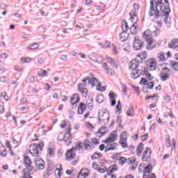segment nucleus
Segmentation results:
<instances>
[{"label": "nucleus", "mask_w": 178, "mask_h": 178, "mask_svg": "<svg viewBox=\"0 0 178 178\" xmlns=\"http://www.w3.org/2000/svg\"><path fill=\"white\" fill-rule=\"evenodd\" d=\"M170 13V3L169 0H150L149 16H154L155 19L163 17L166 27H170L172 24Z\"/></svg>", "instance_id": "nucleus-1"}, {"label": "nucleus", "mask_w": 178, "mask_h": 178, "mask_svg": "<svg viewBox=\"0 0 178 178\" xmlns=\"http://www.w3.org/2000/svg\"><path fill=\"white\" fill-rule=\"evenodd\" d=\"M143 38L147 44L146 49L148 51H151L156 47V42H155V40L152 39V35H151V31L149 29L146 30L143 33Z\"/></svg>", "instance_id": "nucleus-2"}, {"label": "nucleus", "mask_w": 178, "mask_h": 178, "mask_svg": "<svg viewBox=\"0 0 178 178\" xmlns=\"http://www.w3.org/2000/svg\"><path fill=\"white\" fill-rule=\"evenodd\" d=\"M60 127L61 129H65V127L67 129L63 140H64V143H67V145H70L72 143V135L70 134V131H72V127H70V124H67L66 122H64L60 124Z\"/></svg>", "instance_id": "nucleus-3"}, {"label": "nucleus", "mask_w": 178, "mask_h": 178, "mask_svg": "<svg viewBox=\"0 0 178 178\" xmlns=\"http://www.w3.org/2000/svg\"><path fill=\"white\" fill-rule=\"evenodd\" d=\"M44 145V142H40L38 144L32 143L29 146V153L32 156H38V154H40V151H42Z\"/></svg>", "instance_id": "nucleus-4"}, {"label": "nucleus", "mask_w": 178, "mask_h": 178, "mask_svg": "<svg viewBox=\"0 0 178 178\" xmlns=\"http://www.w3.org/2000/svg\"><path fill=\"white\" fill-rule=\"evenodd\" d=\"M127 131H123L120 136L119 143L122 148H131L133 149L134 146L131 145L129 147V145H127Z\"/></svg>", "instance_id": "nucleus-5"}, {"label": "nucleus", "mask_w": 178, "mask_h": 178, "mask_svg": "<svg viewBox=\"0 0 178 178\" xmlns=\"http://www.w3.org/2000/svg\"><path fill=\"white\" fill-rule=\"evenodd\" d=\"M133 48L134 51H140V49H143V48H144V42L141 41L138 38L135 37Z\"/></svg>", "instance_id": "nucleus-6"}, {"label": "nucleus", "mask_w": 178, "mask_h": 178, "mask_svg": "<svg viewBox=\"0 0 178 178\" xmlns=\"http://www.w3.org/2000/svg\"><path fill=\"white\" fill-rule=\"evenodd\" d=\"M152 151L151 150V148L149 147H146L145 150L143 152L142 154V161L143 162H148L149 159H151V154Z\"/></svg>", "instance_id": "nucleus-7"}, {"label": "nucleus", "mask_w": 178, "mask_h": 178, "mask_svg": "<svg viewBox=\"0 0 178 178\" xmlns=\"http://www.w3.org/2000/svg\"><path fill=\"white\" fill-rule=\"evenodd\" d=\"M98 120L99 122H103V123H108L109 122V113L108 112H103L99 113V118Z\"/></svg>", "instance_id": "nucleus-8"}, {"label": "nucleus", "mask_w": 178, "mask_h": 178, "mask_svg": "<svg viewBox=\"0 0 178 178\" xmlns=\"http://www.w3.org/2000/svg\"><path fill=\"white\" fill-rule=\"evenodd\" d=\"M24 163L26 169L29 170V172H31V170H33V165H31V159H30V157H29V156H24Z\"/></svg>", "instance_id": "nucleus-9"}, {"label": "nucleus", "mask_w": 178, "mask_h": 178, "mask_svg": "<svg viewBox=\"0 0 178 178\" xmlns=\"http://www.w3.org/2000/svg\"><path fill=\"white\" fill-rule=\"evenodd\" d=\"M73 151H74V147H72V149L67 151L65 154L67 161H72L76 157V154H74Z\"/></svg>", "instance_id": "nucleus-10"}, {"label": "nucleus", "mask_w": 178, "mask_h": 178, "mask_svg": "<svg viewBox=\"0 0 178 178\" xmlns=\"http://www.w3.org/2000/svg\"><path fill=\"white\" fill-rule=\"evenodd\" d=\"M88 81V84H90L92 87H95V84H98L99 82H98V79L96 78H86V79L82 80V83H86Z\"/></svg>", "instance_id": "nucleus-11"}, {"label": "nucleus", "mask_w": 178, "mask_h": 178, "mask_svg": "<svg viewBox=\"0 0 178 178\" xmlns=\"http://www.w3.org/2000/svg\"><path fill=\"white\" fill-rule=\"evenodd\" d=\"M118 139L117 134H111L108 138L104 141L105 144H109V143H113V141H116Z\"/></svg>", "instance_id": "nucleus-12"}, {"label": "nucleus", "mask_w": 178, "mask_h": 178, "mask_svg": "<svg viewBox=\"0 0 178 178\" xmlns=\"http://www.w3.org/2000/svg\"><path fill=\"white\" fill-rule=\"evenodd\" d=\"M83 144L85 147V149L87 151H90L91 149H94V145H92L91 142L88 139H85L83 140Z\"/></svg>", "instance_id": "nucleus-13"}, {"label": "nucleus", "mask_w": 178, "mask_h": 178, "mask_svg": "<svg viewBox=\"0 0 178 178\" xmlns=\"http://www.w3.org/2000/svg\"><path fill=\"white\" fill-rule=\"evenodd\" d=\"M103 69L106 70V73H107V74L115 76V70L109 69V66L106 65V63H103Z\"/></svg>", "instance_id": "nucleus-14"}, {"label": "nucleus", "mask_w": 178, "mask_h": 178, "mask_svg": "<svg viewBox=\"0 0 178 178\" xmlns=\"http://www.w3.org/2000/svg\"><path fill=\"white\" fill-rule=\"evenodd\" d=\"M168 48H172V49L178 48V39H172L170 42L168 43Z\"/></svg>", "instance_id": "nucleus-15"}, {"label": "nucleus", "mask_w": 178, "mask_h": 178, "mask_svg": "<svg viewBox=\"0 0 178 178\" xmlns=\"http://www.w3.org/2000/svg\"><path fill=\"white\" fill-rule=\"evenodd\" d=\"M129 16L131 17V22L134 23L133 24L137 25V23L138 22V17L137 16V14H136L135 12H132L129 13Z\"/></svg>", "instance_id": "nucleus-16"}, {"label": "nucleus", "mask_w": 178, "mask_h": 178, "mask_svg": "<svg viewBox=\"0 0 178 178\" xmlns=\"http://www.w3.org/2000/svg\"><path fill=\"white\" fill-rule=\"evenodd\" d=\"M128 38L129 34L127 31H122V32L120 33V40L122 42L127 41Z\"/></svg>", "instance_id": "nucleus-17"}, {"label": "nucleus", "mask_w": 178, "mask_h": 178, "mask_svg": "<svg viewBox=\"0 0 178 178\" xmlns=\"http://www.w3.org/2000/svg\"><path fill=\"white\" fill-rule=\"evenodd\" d=\"M35 165L39 170H44L45 169V163L42 160L36 161Z\"/></svg>", "instance_id": "nucleus-18"}, {"label": "nucleus", "mask_w": 178, "mask_h": 178, "mask_svg": "<svg viewBox=\"0 0 178 178\" xmlns=\"http://www.w3.org/2000/svg\"><path fill=\"white\" fill-rule=\"evenodd\" d=\"M140 65L137 60H134L129 63V69L131 70H137V67H138Z\"/></svg>", "instance_id": "nucleus-19"}, {"label": "nucleus", "mask_w": 178, "mask_h": 178, "mask_svg": "<svg viewBox=\"0 0 178 178\" xmlns=\"http://www.w3.org/2000/svg\"><path fill=\"white\" fill-rule=\"evenodd\" d=\"M86 106L84 103H80L78 106V114L83 115L86 112Z\"/></svg>", "instance_id": "nucleus-20"}, {"label": "nucleus", "mask_w": 178, "mask_h": 178, "mask_svg": "<svg viewBox=\"0 0 178 178\" xmlns=\"http://www.w3.org/2000/svg\"><path fill=\"white\" fill-rule=\"evenodd\" d=\"M70 102L73 106H74L75 104H79V102H80V97H79V94H74L71 98Z\"/></svg>", "instance_id": "nucleus-21"}, {"label": "nucleus", "mask_w": 178, "mask_h": 178, "mask_svg": "<svg viewBox=\"0 0 178 178\" xmlns=\"http://www.w3.org/2000/svg\"><path fill=\"white\" fill-rule=\"evenodd\" d=\"M118 165H112L108 168L106 169V172L108 174L112 175V173H115V172H118Z\"/></svg>", "instance_id": "nucleus-22"}, {"label": "nucleus", "mask_w": 178, "mask_h": 178, "mask_svg": "<svg viewBox=\"0 0 178 178\" xmlns=\"http://www.w3.org/2000/svg\"><path fill=\"white\" fill-rule=\"evenodd\" d=\"M140 76V70H132L131 72V79H134V80H136V79H138Z\"/></svg>", "instance_id": "nucleus-23"}, {"label": "nucleus", "mask_w": 178, "mask_h": 178, "mask_svg": "<svg viewBox=\"0 0 178 178\" xmlns=\"http://www.w3.org/2000/svg\"><path fill=\"white\" fill-rule=\"evenodd\" d=\"M143 149H144V144L143 143H140L138 146L136 148V155L137 156H140L143 152Z\"/></svg>", "instance_id": "nucleus-24"}, {"label": "nucleus", "mask_w": 178, "mask_h": 178, "mask_svg": "<svg viewBox=\"0 0 178 178\" xmlns=\"http://www.w3.org/2000/svg\"><path fill=\"white\" fill-rule=\"evenodd\" d=\"M106 60L113 67H118V63L116 62V60H115V59H113V58H112L109 56H107L106 57Z\"/></svg>", "instance_id": "nucleus-25"}, {"label": "nucleus", "mask_w": 178, "mask_h": 178, "mask_svg": "<svg viewBox=\"0 0 178 178\" xmlns=\"http://www.w3.org/2000/svg\"><path fill=\"white\" fill-rule=\"evenodd\" d=\"M106 127H101L97 133V137H102V136H104V134H106Z\"/></svg>", "instance_id": "nucleus-26"}, {"label": "nucleus", "mask_w": 178, "mask_h": 178, "mask_svg": "<svg viewBox=\"0 0 178 178\" xmlns=\"http://www.w3.org/2000/svg\"><path fill=\"white\" fill-rule=\"evenodd\" d=\"M147 68L150 71H154L156 69V63H155L154 61H149V64H147Z\"/></svg>", "instance_id": "nucleus-27"}, {"label": "nucleus", "mask_w": 178, "mask_h": 178, "mask_svg": "<svg viewBox=\"0 0 178 178\" xmlns=\"http://www.w3.org/2000/svg\"><path fill=\"white\" fill-rule=\"evenodd\" d=\"M152 165L149 163L144 169V175H149L152 172Z\"/></svg>", "instance_id": "nucleus-28"}, {"label": "nucleus", "mask_w": 178, "mask_h": 178, "mask_svg": "<svg viewBox=\"0 0 178 178\" xmlns=\"http://www.w3.org/2000/svg\"><path fill=\"white\" fill-rule=\"evenodd\" d=\"M86 104L88 105V109L90 111H92L94 109V99H90L86 102Z\"/></svg>", "instance_id": "nucleus-29"}, {"label": "nucleus", "mask_w": 178, "mask_h": 178, "mask_svg": "<svg viewBox=\"0 0 178 178\" xmlns=\"http://www.w3.org/2000/svg\"><path fill=\"white\" fill-rule=\"evenodd\" d=\"M88 177V174L84 170H81L79 173L78 174L77 178H86Z\"/></svg>", "instance_id": "nucleus-30"}, {"label": "nucleus", "mask_w": 178, "mask_h": 178, "mask_svg": "<svg viewBox=\"0 0 178 178\" xmlns=\"http://www.w3.org/2000/svg\"><path fill=\"white\" fill-rule=\"evenodd\" d=\"M122 31H127L129 30V25L127 24V22L126 20L123 19L122 21V26H121Z\"/></svg>", "instance_id": "nucleus-31"}, {"label": "nucleus", "mask_w": 178, "mask_h": 178, "mask_svg": "<svg viewBox=\"0 0 178 178\" xmlns=\"http://www.w3.org/2000/svg\"><path fill=\"white\" fill-rule=\"evenodd\" d=\"M79 91L81 92V94H82V97L87 98V96L88 95V90L87 88H83L80 89Z\"/></svg>", "instance_id": "nucleus-32"}, {"label": "nucleus", "mask_w": 178, "mask_h": 178, "mask_svg": "<svg viewBox=\"0 0 178 178\" xmlns=\"http://www.w3.org/2000/svg\"><path fill=\"white\" fill-rule=\"evenodd\" d=\"M130 33L133 35H136L137 34V25L136 24H132L131 28H130Z\"/></svg>", "instance_id": "nucleus-33"}, {"label": "nucleus", "mask_w": 178, "mask_h": 178, "mask_svg": "<svg viewBox=\"0 0 178 178\" xmlns=\"http://www.w3.org/2000/svg\"><path fill=\"white\" fill-rule=\"evenodd\" d=\"M99 45L103 48V49H106V48L111 47V42L106 41L105 43H99Z\"/></svg>", "instance_id": "nucleus-34"}, {"label": "nucleus", "mask_w": 178, "mask_h": 178, "mask_svg": "<svg viewBox=\"0 0 178 178\" xmlns=\"http://www.w3.org/2000/svg\"><path fill=\"white\" fill-rule=\"evenodd\" d=\"M127 115L129 118H133L134 116V109L133 107H129L127 111Z\"/></svg>", "instance_id": "nucleus-35"}, {"label": "nucleus", "mask_w": 178, "mask_h": 178, "mask_svg": "<svg viewBox=\"0 0 178 178\" xmlns=\"http://www.w3.org/2000/svg\"><path fill=\"white\" fill-rule=\"evenodd\" d=\"M157 56L160 62H165L166 60V57H165V53L163 52H159Z\"/></svg>", "instance_id": "nucleus-36"}, {"label": "nucleus", "mask_w": 178, "mask_h": 178, "mask_svg": "<svg viewBox=\"0 0 178 178\" xmlns=\"http://www.w3.org/2000/svg\"><path fill=\"white\" fill-rule=\"evenodd\" d=\"M160 78L161 81H166V80H168V79H169V74L164 73V72H161L160 74Z\"/></svg>", "instance_id": "nucleus-37"}, {"label": "nucleus", "mask_w": 178, "mask_h": 178, "mask_svg": "<svg viewBox=\"0 0 178 178\" xmlns=\"http://www.w3.org/2000/svg\"><path fill=\"white\" fill-rule=\"evenodd\" d=\"M83 142H79L78 143H76L75 145V147H74V151H76V150H80V149H83Z\"/></svg>", "instance_id": "nucleus-38"}, {"label": "nucleus", "mask_w": 178, "mask_h": 178, "mask_svg": "<svg viewBox=\"0 0 178 178\" xmlns=\"http://www.w3.org/2000/svg\"><path fill=\"white\" fill-rule=\"evenodd\" d=\"M40 47V45L38 44V43H33L32 44H30V46H29L27 47L28 49H38V48Z\"/></svg>", "instance_id": "nucleus-39"}, {"label": "nucleus", "mask_w": 178, "mask_h": 178, "mask_svg": "<svg viewBox=\"0 0 178 178\" xmlns=\"http://www.w3.org/2000/svg\"><path fill=\"white\" fill-rule=\"evenodd\" d=\"M102 154L95 152L93 155L91 156V159H98L99 158H102Z\"/></svg>", "instance_id": "nucleus-40"}, {"label": "nucleus", "mask_w": 178, "mask_h": 178, "mask_svg": "<svg viewBox=\"0 0 178 178\" xmlns=\"http://www.w3.org/2000/svg\"><path fill=\"white\" fill-rule=\"evenodd\" d=\"M120 153H116L114 154L113 156H111L112 159H113V161H119L120 159V158L122 157Z\"/></svg>", "instance_id": "nucleus-41"}, {"label": "nucleus", "mask_w": 178, "mask_h": 178, "mask_svg": "<svg viewBox=\"0 0 178 178\" xmlns=\"http://www.w3.org/2000/svg\"><path fill=\"white\" fill-rule=\"evenodd\" d=\"M47 155L49 156H54V155H55V149L52 147H49L47 149Z\"/></svg>", "instance_id": "nucleus-42"}, {"label": "nucleus", "mask_w": 178, "mask_h": 178, "mask_svg": "<svg viewBox=\"0 0 178 178\" xmlns=\"http://www.w3.org/2000/svg\"><path fill=\"white\" fill-rule=\"evenodd\" d=\"M148 71L144 70L143 74H142L143 76H146V77L151 81L154 77H152V75H151L149 73L147 72Z\"/></svg>", "instance_id": "nucleus-43"}, {"label": "nucleus", "mask_w": 178, "mask_h": 178, "mask_svg": "<svg viewBox=\"0 0 178 178\" xmlns=\"http://www.w3.org/2000/svg\"><path fill=\"white\" fill-rule=\"evenodd\" d=\"M22 178H33L32 176L29 175V172H27V169L23 170V176Z\"/></svg>", "instance_id": "nucleus-44"}, {"label": "nucleus", "mask_w": 178, "mask_h": 178, "mask_svg": "<svg viewBox=\"0 0 178 178\" xmlns=\"http://www.w3.org/2000/svg\"><path fill=\"white\" fill-rule=\"evenodd\" d=\"M47 74H48V72L47 70H43L42 72H38V77H45L47 76Z\"/></svg>", "instance_id": "nucleus-45"}, {"label": "nucleus", "mask_w": 178, "mask_h": 178, "mask_svg": "<svg viewBox=\"0 0 178 178\" xmlns=\"http://www.w3.org/2000/svg\"><path fill=\"white\" fill-rule=\"evenodd\" d=\"M127 161V159H126V157L121 156L120 158V160L118 161V163L122 165H124V163H126Z\"/></svg>", "instance_id": "nucleus-46"}, {"label": "nucleus", "mask_w": 178, "mask_h": 178, "mask_svg": "<svg viewBox=\"0 0 178 178\" xmlns=\"http://www.w3.org/2000/svg\"><path fill=\"white\" fill-rule=\"evenodd\" d=\"M21 61H22L24 63H30V62H31V58L22 57V58H21Z\"/></svg>", "instance_id": "nucleus-47"}, {"label": "nucleus", "mask_w": 178, "mask_h": 178, "mask_svg": "<svg viewBox=\"0 0 178 178\" xmlns=\"http://www.w3.org/2000/svg\"><path fill=\"white\" fill-rule=\"evenodd\" d=\"M99 88H101V83L99 82L97 85V90L98 91H101V92L106 91V88L105 86H103L101 89Z\"/></svg>", "instance_id": "nucleus-48"}, {"label": "nucleus", "mask_w": 178, "mask_h": 178, "mask_svg": "<svg viewBox=\"0 0 178 178\" xmlns=\"http://www.w3.org/2000/svg\"><path fill=\"white\" fill-rule=\"evenodd\" d=\"M172 145L170 144V137L168 136L167 138H165V146L167 147V148H170V146Z\"/></svg>", "instance_id": "nucleus-49"}, {"label": "nucleus", "mask_w": 178, "mask_h": 178, "mask_svg": "<svg viewBox=\"0 0 178 178\" xmlns=\"http://www.w3.org/2000/svg\"><path fill=\"white\" fill-rule=\"evenodd\" d=\"M108 97L111 98V99H116V98H118V95L115 94L113 92H111L108 94Z\"/></svg>", "instance_id": "nucleus-50"}, {"label": "nucleus", "mask_w": 178, "mask_h": 178, "mask_svg": "<svg viewBox=\"0 0 178 178\" xmlns=\"http://www.w3.org/2000/svg\"><path fill=\"white\" fill-rule=\"evenodd\" d=\"M138 56H140L142 60L144 59H147V51H143V53L141 54L138 55Z\"/></svg>", "instance_id": "nucleus-51"}, {"label": "nucleus", "mask_w": 178, "mask_h": 178, "mask_svg": "<svg viewBox=\"0 0 178 178\" xmlns=\"http://www.w3.org/2000/svg\"><path fill=\"white\" fill-rule=\"evenodd\" d=\"M62 165H60V168L58 169H56L55 171V173H56V172H58V178H60L62 176Z\"/></svg>", "instance_id": "nucleus-52"}, {"label": "nucleus", "mask_w": 178, "mask_h": 178, "mask_svg": "<svg viewBox=\"0 0 178 178\" xmlns=\"http://www.w3.org/2000/svg\"><path fill=\"white\" fill-rule=\"evenodd\" d=\"M109 151H113V148L112 147V146H111V144L109 145H107L106 147H105V149H104V152H108Z\"/></svg>", "instance_id": "nucleus-53"}, {"label": "nucleus", "mask_w": 178, "mask_h": 178, "mask_svg": "<svg viewBox=\"0 0 178 178\" xmlns=\"http://www.w3.org/2000/svg\"><path fill=\"white\" fill-rule=\"evenodd\" d=\"M96 102H97V104H102V102H104L103 97L102 96L96 97Z\"/></svg>", "instance_id": "nucleus-54"}, {"label": "nucleus", "mask_w": 178, "mask_h": 178, "mask_svg": "<svg viewBox=\"0 0 178 178\" xmlns=\"http://www.w3.org/2000/svg\"><path fill=\"white\" fill-rule=\"evenodd\" d=\"M140 84H142L143 86H148V81L145 79V78H142Z\"/></svg>", "instance_id": "nucleus-55"}, {"label": "nucleus", "mask_w": 178, "mask_h": 178, "mask_svg": "<svg viewBox=\"0 0 178 178\" xmlns=\"http://www.w3.org/2000/svg\"><path fill=\"white\" fill-rule=\"evenodd\" d=\"M143 178H156V177L155 176V174L152 173V175H143Z\"/></svg>", "instance_id": "nucleus-56"}, {"label": "nucleus", "mask_w": 178, "mask_h": 178, "mask_svg": "<svg viewBox=\"0 0 178 178\" xmlns=\"http://www.w3.org/2000/svg\"><path fill=\"white\" fill-rule=\"evenodd\" d=\"M1 97H2L3 98V99H5V101L9 100V97H8V95H6V93L5 92H3L1 94Z\"/></svg>", "instance_id": "nucleus-57"}, {"label": "nucleus", "mask_w": 178, "mask_h": 178, "mask_svg": "<svg viewBox=\"0 0 178 178\" xmlns=\"http://www.w3.org/2000/svg\"><path fill=\"white\" fill-rule=\"evenodd\" d=\"M87 86V82H84V83H79L78 84V90H81L84 88H83V86L86 87Z\"/></svg>", "instance_id": "nucleus-58"}, {"label": "nucleus", "mask_w": 178, "mask_h": 178, "mask_svg": "<svg viewBox=\"0 0 178 178\" xmlns=\"http://www.w3.org/2000/svg\"><path fill=\"white\" fill-rule=\"evenodd\" d=\"M172 67L173 68L174 70H176L178 72V63H174L172 64Z\"/></svg>", "instance_id": "nucleus-59"}, {"label": "nucleus", "mask_w": 178, "mask_h": 178, "mask_svg": "<svg viewBox=\"0 0 178 178\" xmlns=\"http://www.w3.org/2000/svg\"><path fill=\"white\" fill-rule=\"evenodd\" d=\"M141 140L142 141H147V140H148V134L143 135L141 137Z\"/></svg>", "instance_id": "nucleus-60"}, {"label": "nucleus", "mask_w": 178, "mask_h": 178, "mask_svg": "<svg viewBox=\"0 0 178 178\" xmlns=\"http://www.w3.org/2000/svg\"><path fill=\"white\" fill-rule=\"evenodd\" d=\"M107 169L108 168H104L99 167V169L97 170V172H99V173H105Z\"/></svg>", "instance_id": "nucleus-61"}, {"label": "nucleus", "mask_w": 178, "mask_h": 178, "mask_svg": "<svg viewBox=\"0 0 178 178\" xmlns=\"http://www.w3.org/2000/svg\"><path fill=\"white\" fill-rule=\"evenodd\" d=\"M117 123H118L119 126H122V117L118 116L116 120Z\"/></svg>", "instance_id": "nucleus-62"}, {"label": "nucleus", "mask_w": 178, "mask_h": 178, "mask_svg": "<svg viewBox=\"0 0 178 178\" xmlns=\"http://www.w3.org/2000/svg\"><path fill=\"white\" fill-rule=\"evenodd\" d=\"M7 78L6 76H3L0 77V82L1 83H6Z\"/></svg>", "instance_id": "nucleus-63"}, {"label": "nucleus", "mask_w": 178, "mask_h": 178, "mask_svg": "<svg viewBox=\"0 0 178 178\" xmlns=\"http://www.w3.org/2000/svg\"><path fill=\"white\" fill-rule=\"evenodd\" d=\"M105 178H116L115 175L108 174L107 176H105Z\"/></svg>", "instance_id": "nucleus-64"}]
</instances>
